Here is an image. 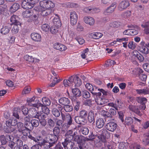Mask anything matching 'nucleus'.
Here are the masks:
<instances>
[{"label":"nucleus","mask_w":149,"mask_h":149,"mask_svg":"<svg viewBox=\"0 0 149 149\" xmlns=\"http://www.w3.org/2000/svg\"><path fill=\"white\" fill-rule=\"evenodd\" d=\"M55 141L56 138L55 136L52 134H49L42 140L40 139L38 142V144L45 149H49L55 143Z\"/></svg>","instance_id":"nucleus-1"},{"label":"nucleus","mask_w":149,"mask_h":149,"mask_svg":"<svg viewBox=\"0 0 149 149\" xmlns=\"http://www.w3.org/2000/svg\"><path fill=\"white\" fill-rule=\"evenodd\" d=\"M17 124V120L14 118H11L6 121V125L8 127L4 129V131L7 133H10L13 132L15 130V128L10 127L11 126H15Z\"/></svg>","instance_id":"nucleus-2"},{"label":"nucleus","mask_w":149,"mask_h":149,"mask_svg":"<svg viewBox=\"0 0 149 149\" xmlns=\"http://www.w3.org/2000/svg\"><path fill=\"white\" fill-rule=\"evenodd\" d=\"M40 7L43 8L50 9L55 6L54 3L51 1L44 0L40 2Z\"/></svg>","instance_id":"nucleus-3"},{"label":"nucleus","mask_w":149,"mask_h":149,"mask_svg":"<svg viewBox=\"0 0 149 149\" xmlns=\"http://www.w3.org/2000/svg\"><path fill=\"white\" fill-rule=\"evenodd\" d=\"M136 100L138 103L141 104L138 106L139 107V109H141V111H143L146 108L145 104L147 102V99L146 98L143 97H137L136 98Z\"/></svg>","instance_id":"nucleus-4"},{"label":"nucleus","mask_w":149,"mask_h":149,"mask_svg":"<svg viewBox=\"0 0 149 149\" xmlns=\"http://www.w3.org/2000/svg\"><path fill=\"white\" fill-rule=\"evenodd\" d=\"M128 108L130 111L140 116H141L142 115L141 112L143 111H141V109H139V106L138 105H135L134 103V104H130L129 105Z\"/></svg>","instance_id":"nucleus-5"},{"label":"nucleus","mask_w":149,"mask_h":149,"mask_svg":"<svg viewBox=\"0 0 149 149\" xmlns=\"http://www.w3.org/2000/svg\"><path fill=\"white\" fill-rule=\"evenodd\" d=\"M61 116L63 120H65L66 122L65 126L67 127H69L73 124L72 117L70 114H68L65 115L61 113Z\"/></svg>","instance_id":"nucleus-6"},{"label":"nucleus","mask_w":149,"mask_h":149,"mask_svg":"<svg viewBox=\"0 0 149 149\" xmlns=\"http://www.w3.org/2000/svg\"><path fill=\"white\" fill-rule=\"evenodd\" d=\"M32 105L33 107L36 108L38 110L40 107H41L42 112L47 115H48L49 113L50 110L49 109L40 102L33 104Z\"/></svg>","instance_id":"nucleus-7"},{"label":"nucleus","mask_w":149,"mask_h":149,"mask_svg":"<svg viewBox=\"0 0 149 149\" xmlns=\"http://www.w3.org/2000/svg\"><path fill=\"white\" fill-rule=\"evenodd\" d=\"M99 136H97V138L101 141H104L105 138L108 137L109 132L105 129H102L98 132Z\"/></svg>","instance_id":"nucleus-8"},{"label":"nucleus","mask_w":149,"mask_h":149,"mask_svg":"<svg viewBox=\"0 0 149 149\" xmlns=\"http://www.w3.org/2000/svg\"><path fill=\"white\" fill-rule=\"evenodd\" d=\"M32 106L33 107L31 108L29 110L30 115L33 118H39L40 115L38 110L36 108Z\"/></svg>","instance_id":"nucleus-9"},{"label":"nucleus","mask_w":149,"mask_h":149,"mask_svg":"<svg viewBox=\"0 0 149 149\" xmlns=\"http://www.w3.org/2000/svg\"><path fill=\"white\" fill-rule=\"evenodd\" d=\"M116 4L117 3L116 1L113 2L109 7L104 11V14L105 15H108L112 13L116 8Z\"/></svg>","instance_id":"nucleus-10"},{"label":"nucleus","mask_w":149,"mask_h":149,"mask_svg":"<svg viewBox=\"0 0 149 149\" xmlns=\"http://www.w3.org/2000/svg\"><path fill=\"white\" fill-rule=\"evenodd\" d=\"M86 88L91 93H101L100 92H102V93H107L106 91H105L104 89L102 88H98L97 89V88H96L95 90V91H96L97 90L98 91H100L99 92H98L97 93V92H92L94 90V88L93 87V86L91 84L89 83H87L85 85Z\"/></svg>","instance_id":"nucleus-11"},{"label":"nucleus","mask_w":149,"mask_h":149,"mask_svg":"<svg viewBox=\"0 0 149 149\" xmlns=\"http://www.w3.org/2000/svg\"><path fill=\"white\" fill-rule=\"evenodd\" d=\"M130 5V1L128 0H124L121 1L119 3L118 8L120 11L126 9Z\"/></svg>","instance_id":"nucleus-12"},{"label":"nucleus","mask_w":149,"mask_h":149,"mask_svg":"<svg viewBox=\"0 0 149 149\" xmlns=\"http://www.w3.org/2000/svg\"><path fill=\"white\" fill-rule=\"evenodd\" d=\"M78 18V15L74 11L71 12L70 15V21L72 25H74L77 24Z\"/></svg>","instance_id":"nucleus-13"},{"label":"nucleus","mask_w":149,"mask_h":149,"mask_svg":"<svg viewBox=\"0 0 149 149\" xmlns=\"http://www.w3.org/2000/svg\"><path fill=\"white\" fill-rule=\"evenodd\" d=\"M96 95V97L95 99V101L98 105H103L108 102L107 100L105 98H102L100 96L101 94H97Z\"/></svg>","instance_id":"nucleus-14"},{"label":"nucleus","mask_w":149,"mask_h":149,"mask_svg":"<svg viewBox=\"0 0 149 149\" xmlns=\"http://www.w3.org/2000/svg\"><path fill=\"white\" fill-rule=\"evenodd\" d=\"M117 127V124L113 122H110L108 123L106 126V127L107 130L112 132L114 131Z\"/></svg>","instance_id":"nucleus-15"},{"label":"nucleus","mask_w":149,"mask_h":149,"mask_svg":"<svg viewBox=\"0 0 149 149\" xmlns=\"http://www.w3.org/2000/svg\"><path fill=\"white\" fill-rule=\"evenodd\" d=\"M53 47L54 49L61 52L65 51L67 49L66 46L58 42L55 43L53 45Z\"/></svg>","instance_id":"nucleus-16"},{"label":"nucleus","mask_w":149,"mask_h":149,"mask_svg":"<svg viewBox=\"0 0 149 149\" xmlns=\"http://www.w3.org/2000/svg\"><path fill=\"white\" fill-rule=\"evenodd\" d=\"M29 0H24L22 3V7L24 9H28L32 8L33 6Z\"/></svg>","instance_id":"nucleus-17"},{"label":"nucleus","mask_w":149,"mask_h":149,"mask_svg":"<svg viewBox=\"0 0 149 149\" xmlns=\"http://www.w3.org/2000/svg\"><path fill=\"white\" fill-rule=\"evenodd\" d=\"M4 3V0H1V14L5 15L7 12V6L5 4H3Z\"/></svg>","instance_id":"nucleus-18"},{"label":"nucleus","mask_w":149,"mask_h":149,"mask_svg":"<svg viewBox=\"0 0 149 149\" xmlns=\"http://www.w3.org/2000/svg\"><path fill=\"white\" fill-rule=\"evenodd\" d=\"M19 17L16 15H13L10 18V22L12 24H18L20 26L21 23L19 21Z\"/></svg>","instance_id":"nucleus-19"},{"label":"nucleus","mask_w":149,"mask_h":149,"mask_svg":"<svg viewBox=\"0 0 149 149\" xmlns=\"http://www.w3.org/2000/svg\"><path fill=\"white\" fill-rule=\"evenodd\" d=\"M44 9L41 8V15L42 16H47L52 14L53 13L54 10L52 9L46 8L44 10Z\"/></svg>","instance_id":"nucleus-20"},{"label":"nucleus","mask_w":149,"mask_h":149,"mask_svg":"<svg viewBox=\"0 0 149 149\" xmlns=\"http://www.w3.org/2000/svg\"><path fill=\"white\" fill-rule=\"evenodd\" d=\"M84 22L90 26L93 25L95 22L94 19L90 16H85L84 18Z\"/></svg>","instance_id":"nucleus-21"},{"label":"nucleus","mask_w":149,"mask_h":149,"mask_svg":"<svg viewBox=\"0 0 149 149\" xmlns=\"http://www.w3.org/2000/svg\"><path fill=\"white\" fill-rule=\"evenodd\" d=\"M31 37L32 39L35 42H40L41 40V35L37 33H32L31 34Z\"/></svg>","instance_id":"nucleus-22"},{"label":"nucleus","mask_w":149,"mask_h":149,"mask_svg":"<svg viewBox=\"0 0 149 149\" xmlns=\"http://www.w3.org/2000/svg\"><path fill=\"white\" fill-rule=\"evenodd\" d=\"M6 138L8 141V146L11 148H13L15 144L14 142L12 141L13 140V137L11 135H6Z\"/></svg>","instance_id":"nucleus-23"},{"label":"nucleus","mask_w":149,"mask_h":149,"mask_svg":"<svg viewBox=\"0 0 149 149\" xmlns=\"http://www.w3.org/2000/svg\"><path fill=\"white\" fill-rule=\"evenodd\" d=\"M63 147L67 149H72L74 145V143L70 141H66L65 139L64 142L62 143Z\"/></svg>","instance_id":"nucleus-24"},{"label":"nucleus","mask_w":149,"mask_h":149,"mask_svg":"<svg viewBox=\"0 0 149 149\" xmlns=\"http://www.w3.org/2000/svg\"><path fill=\"white\" fill-rule=\"evenodd\" d=\"M74 120L75 122L78 124L84 125L86 121V120L80 116H76L74 117Z\"/></svg>","instance_id":"nucleus-25"},{"label":"nucleus","mask_w":149,"mask_h":149,"mask_svg":"<svg viewBox=\"0 0 149 149\" xmlns=\"http://www.w3.org/2000/svg\"><path fill=\"white\" fill-rule=\"evenodd\" d=\"M56 17H54L53 19V23L54 26H57V27H60L61 25V23L59 19L58 16L57 14H55Z\"/></svg>","instance_id":"nucleus-26"},{"label":"nucleus","mask_w":149,"mask_h":149,"mask_svg":"<svg viewBox=\"0 0 149 149\" xmlns=\"http://www.w3.org/2000/svg\"><path fill=\"white\" fill-rule=\"evenodd\" d=\"M96 126L98 128H101L104 124V119L102 118H99L97 119L96 121Z\"/></svg>","instance_id":"nucleus-27"},{"label":"nucleus","mask_w":149,"mask_h":149,"mask_svg":"<svg viewBox=\"0 0 149 149\" xmlns=\"http://www.w3.org/2000/svg\"><path fill=\"white\" fill-rule=\"evenodd\" d=\"M95 116L94 113L92 111H90L88 113V122L90 123H94L95 121Z\"/></svg>","instance_id":"nucleus-28"},{"label":"nucleus","mask_w":149,"mask_h":149,"mask_svg":"<svg viewBox=\"0 0 149 149\" xmlns=\"http://www.w3.org/2000/svg\"><path fill=\"white\" fill-rule=\"evenodd\" d=\"M23 146V142L19 139H17L16 141L15 146L13 147V149H22Z\"/></svg>","instance_id":"nucleus-29"},{"label":"nucleus","mask_w":149,"mask_h":149,"mask_svg":"<svg viewBox=\"0 0 149 149\" xmlns=\"http://www.w3.org/2000/svg\"><path fill=\"white\" fill-rule=\"evenodd\" d=\"M59 102L60 104L65 105L69 104L70 102V101L69 99L67 98L62 97L59 100Z\"/></svg>","instance_id":"nucleus-30"},{"label":"nucleus","mask_w":149,"mask_h":149,"mask_svg":"<svg viewBox=\"0 0 149 149\" xmlns=\"http://www.w3.org/2000/svg\"><path fill=\"white\" fill-rule=\"evenodd\" d=\"M32 15V13L29 10H26L24 11L22 13V16L23 17H24L26 18L30 17Z\"/></svg>","instance_id":"nucleus-31"},{"label":"nucleus","mask_w":149,"mask_h":149,"mask_svg":"<svg viewBox=\"0 0 149 149\" xmlns=\"http://www.w3.org/2000/svg\"><path fill=\"white\" fill-rule=\"evenodd\" d=\"M54 135H53L56 138V141L57 140L56 139L59 136L60 133V129L58 127H55L53 129Z\"/></svg>","instance_id":"nucleus-32"},{"label":"nucleus","mask_w":149,"mask_h":149,"mask_svg":"<svg viewBox=\"0 0 149 149\" xmlns=\"http://www.w3.org/2000/svg\"><path fill=\"white\" fill-rule=\"evenodd\" d=\"M96 8H94L92 7H86L84 8V11L87 13H94L96 10Z\"/></svg>","instance_id":"nucleus-33"},{"label":"nucleus","mask_w":149,"mask_h":149,"mask_svg":"<svg viewBox=\"0 0 149 149\" xmlns=\"http://www.w3.org/2000/svg\"><path fill=\"white\" fill-rule=\"evenodd\" d=\"M88 52V48L83 50L81 55V58L83 59L86 58V60H88V56H89Z\"/></svg>","instance_id":"nucleus-34"},{"label":"nucleus","mask_w":149,"mask_h":149,"mask_svg":"<svg viewBox=\"0 0 149 149\" xmlns=\"http://www.w3.org/2000/svg\"><path fill=\"white\" fill-rule=\"evenodd\" d=\"M141 26L144 28V31L146 34L149 33V22H146L144 24H142Z\"/></svg>","instance_id":"nucleus-35"},{"label":"nucleus","mask_w":149,"mask_h":149,"mask_svg":"<svg viewBox=\"0 0 149 149\" xmlns=\"http://www.w3.org/2000/svg\"><path fill=\"white\" fill-rule=\"evenodd\" d=\"M74 83L75 84V86L79 87L82 84V81L81 79L77 76L76 75Z\"/></svg>","instance_id":"nucleus-36"},{"label":"nucleus","mask_w":149,"mask_h":149,"mask_svg":"<svg viewBox=\"0 0 149 149\" xmlns=\"http://www.w3.org/2000/svg\"><path fill=\"white\" fill-rule=\"evenodd\" d=\"M120 23L118 21H114L111 22L109 26L113 28H118L120 26Z\"/></svg>","instance_id":"nucleus-37"},{"label":"nucleus","mask_w":149,"mask_h":149,"mask_svg":"<svg viewBox=\"0 0 149 149\" xmlns=\"http://www.w3.org/2000/svg\"><path fill=\"white\" fill-rule=\"evenodd\" d=\"M19 8V5L17 3H14L10 8L12 12H15Z\"/></svg>","instance_id":"nucleus-38"},{"label":"nucleus","mask_w":149,"mask_h":149,"mask_svg":"<svg viewBox=\"0 0 149 149\" xmlns=\"http://www.w3.org/2000/svg\"><path fill=\"white\" fill-rule=\"evenodd\" d=\"M10 30V28L7 26H3L1 29V33L3 34L6 35L9 33Z\"/></svg>","instance_id":"nucleus-39"},{"label":"nucleus","mask_w":149,"mask_h":149,"mask_svg":"<svg viewBox=\"0 0 149 149\" xmlns=\"http://www.w3.org/2000/svg\"><path fill=\"white\" fill-rule=\"evenodd\" d=\"M65 6L68 8H76L78 6V4L75 3L68 2L66 3L65 4Z\"/></svg>","instance_id":"nucleus-40"},{"label":"nucleus","mask_w":149,"mask_h":149,"mask_svg":"<svg viewBox=\"0 0 149 149\" xmlns=\"http://www.w3.org/2000/svg\"><path fill=\"white\" fill-rule=\"evenodd\" d=\"M91 35L92 36L93 38L94 39H98L101 38L103 35L100 33L95 32L92 33Z\"/></svg>","instance_id":"nucleus-41"},{"label":"nucleus","mask_w":149,"mask_h":149,"mask_svg":"<svg viewBox=\"0 0 149 149\" xmlns=\"http://www.w3.org/2000/svg\"><path fill=\"white\" fill-rule=\"evenodd\" d=\"M42 101L44 106H49L51 102L49 99L47 97H44L42 99Z\"/></svg>","instance_id":"nucleus-42"},{"label":"nucleus","mask_w":149,"mask_h":149,"mask_svg":"<svg viewBox=\"0 0 149 149\" xmlns=\"http://www.w3.org/2000/svg\"><path fill=\"white\" fill-rule=\"evenodd\" d=\"M139 51L142 53L146 54H147L149 52L148 48L145 46H143L142 47H140Z\"/></svg>","instance_id":"nucleus-43"},{"label":"nucleus","mask_w":149,"mask_h":149,"mask_svg":"<svg viewBox=\"0 0 149 149\" xmlns=\"http://www.w3.org/2000/svg\"><path fill=\"white\" fill-rule=\"evenodd\" d=\"M17 125V129L19 132H21L23 130L24 128H26L23 124L21 122H18Z\"/></svg>","instance_id":"nucleus-44"},{"label":"nucleus","mask_w":149,"mask_h":149,"mask_svg":"<svg viewBox=\"0 0 149 149\" xmlns=\"http://www.w3.org/2000/svg\"><path fill=\"white\" fill-rule=\"evenodd\" d=\"M133 120L130 117H127L125 119V125H131L133 123Z\"/></svg>","instance_id":"nucleus-45"},{"label":"nucleus","mask_w":149,"mask_h":149,"mask_svg":"<svg viewBox=\"0 0 149 149\" xmlns=\"http://www.w3.org/2000/svg\"><path fill=\"white\" fill-rule=\"evenodd\" d=\"M24 59L29 62L32 63L33 62V58L32 56L26 54L24 56Z\"/></svg>","instance_id":"nucleus-46"},{"label":"nucleus","mask_w":149,"mask_h":149,"mask_svg":"<svg viewBox=\"0 0 149 149\" xmlns=\"http://www.w3.org/2000/svg\"><path fill=\"white\" fill-rule=\"evenodd\" d=\"M18 24H13V26L11 30V32L13 34H16L19 31V29Z\"/></svg>","instance_id":"nucleus-47"},{"label":"nucleus","mask_w":149,"mask_h":149,"mask_svg":"<svg viewBox=\"0 0 149 149\" xmlns=\"http://www.w3.org/2000/svg\"><path fill=\"white\" fill-rule=\"evenodd\" d=\"M19 109L17 107L15 108L13 110V115L17 119L19 118L18 112L19 111Z\"/></svg>","instance_id":"nucleus-48"},{"label":"nucleus","mask_w":149,"mask_h":149,"mask_svg":"<svg viewBox=\"0 0 149 149\" xmlns=\"http://www.w3.org/2000/svg\"><path fill=\"white\" fill-rule=\"evenodd\" d=\"M52 113L53 115L56 117H58L60 115L59 111L56 108L53 109Z\"/></svg>","instance_id":"nucleus-49"},{"label":"nucleus","mask_w":149,"mask_h":149,"mask_svg":"<svg viewBox=\"0 0 149 149\" xmlns=\"http://www.w3.org/2000/svg\"><path fill=\"white\" fill-rule=\"evenodd\" d=\"M63 108L65 111L67 112H71L73 109L72 106L68 104L64 105Z\"/></svg>","instance_id":"nucleus-50"},{"label":"nucleus","mask_w":149,"mask_h":149,"mask_svg":"<svg viewBox=\"0 0 149 149\" xmlns=\"http://www.w3.org/2000/svg\"><path fill=\"white\" fill-rule=\"evenodd\" d=\"M88 112L85 110H82L80 112V116L86 120Z\"/></svg>","instance_id":"nucleus-51"},{"label":"nucleus","mask_w":149,"mask_h":149,"mask_svg":"<svg viewBox=\"0 0 149 149\" xmlns=\"http://www.w3.org/2000/svg\"><path fill=\"white\" fill-rule=\"evenodd\" d=\"M59 27H57V26H52L50 29V31L51 33L53 34H56L58 32V29Z\"/></svg>","instance_id":"nucleus-52"},{"label":"nucleus","mask_w":149,"mask_h":149,"mask_svg":"<svg viewBox=\"0 0 149 149\" xmlns=\"http://www.w3.org/2000/svg\"><path fill=\"white\" fill-rule=\"evenodd\" d=\"M136 91L137 93H149V89L147 88L142 89H136Z\"/></svg>","instance_id":"nucleus-53"},{"label":"nucleus","mask_w":149,"mask_h":149,"mask_svg":"<svg viewBox=\"0 0 149 149\" xmlns=\"http://www.w3.org/2000/svg\"><path fill=\"white\" fill-rule=\"evenodd\" d=\"M41 28L43 31L47 32L49 31V26L48 24H45L42 25Z\"/></svg>","instance_id":"nucleus-54"},{"label":"nucleus","mask_w":149,"mask_h":149,"mask_svg":"<svg viewBox=\"0 0 149 149\" xmlns=\"http://www.w3.org/2000/svg\"><path fill=\"white\" fill-rule=\"evenodd\" d=\"M81 132L83 134L87 135L89 132L88 129L86 127H83L81 128Z\"/></svg>","instance_id":"nucleus-55"},{"label":"nucleus","mask_w":149,"mask_h":149,"mask_svg":"<svg viewBox=\"0 0 149 149\" xmlns=\"http://www.w3.org/2000/svg\"><path fill=\"white\" fill-rule=\"evenodd\" d=\"M29 138L31 140H33L36 142L38 143V142L40 141V139H41L40 136L39 137V139L36 138V137L33 136L29 134L28 136Z\"/></svg>","instance_id":"nucleus-56"},{"label":"nucleus","mask_w":149,"mask_h":149,"mask_svg":"<svg viewBox=\"0 0 149 149\" xmlns=\"http://www.w3.org/2000/svg\"><path fill=\"white\" fill-rule=\"evenodd\" d=\"M31 121L33 128L34 127H37L39 125V123L38 120L33 119L31 120Z\"/></svg>","instance_id":"nucleus-57"},{"label":"nucleus","mask_w":149,"mask_h":149,"mask_svg":"<svg viewBox=\"0 0 149 149\" xmlns=\"http://www.w3.org/2000/svg\"><path fill=\"white\" fill-rule=\"evenodd\" d=\"M24 123V126L26 128L29 130H32L33 129V127L31 124V121L29 122H26Z\"/></svg>","instance_id":"nucleus-58"},{"label":"nucleus","mask_w":149,"mask_h":149,"mask_svg":"<svg viewBox=\"0 0 149 149\" xmlns=\"http://www.w3.org/2000/svg\"><path fill=\"white\" fill-rule=\"evenodd\" d=\"M6 135L4 136L2 135L1 136V141L2 143V145L6 144L8 140L6 138Z\"/></svg>","instance_id":"nucleus-59"},{"label":"nucleus","mask_w":149,"mask_h":149,"mask_svg":"<svg viewBox=\"0 0 149 149\" xmlns=\"http://www.w3.org/2000/svg\"><path fill=\"white\" fill-rule=\"evenodd\" d=\"M75 39L81 45H82L84 42V40L82 38L78 36Z\"/></svg>","instance_id":"nucleus-60"},{"label":"nucleus","mask_w":149,"mask_h":149,"mask_svg":"<svg viewBox=\"0 0 149 149\" xmlns=\"http://www.w3.org/2000/svg\"><path fill=\"white\" fill-rule=\"evenodd\" d=\"M76 75H72L70 77L68 80L70 85L73 84L75 79Z\"/></svg>","instance_id":"nucleus-61"},{"label":"nucleus","mask_w":149,"mask_h":149,"mask_svg":"<svg viewBox=\"0 0 149 149\" xmlns=\"http://www.w3.org/2000/svg\"><path fill=\"white\" fill-rule=\"evenodd\" d=\"M21 132H22L24 136H28V135L30 134V130L26 128H24Z\"/></svg>","instance_id":"nucleus-62"},{"label":"nucleus","mask_w":149,"mask_h":149,"mask_svg":"<svg viewBox=\"0 0 149 149\" xmlns=\"http://www.w3.org/2000/svg\"><path fill=\"white\" fill-rule=\"evenodd\" d=\"M130 33L131 36H134L137 35L139 32L138 31L135 29H130Z\"/></svg>","instance_id":"nucleus-63"},{"label":"nucleus","mask_w":149,"mask_h":149,"mask_svg":"<svg viewBox=\"0 0 149 149\" xmlns=\"http://www.w3.org/2000/svg\"><path fill=\"white\" fill-rule=\"evenodd\" d=\"M139 145L137 143H134L130 145V149H138L139 147Z\"/></svg>","instance_id":"nucleus-64"}]
</instances>
